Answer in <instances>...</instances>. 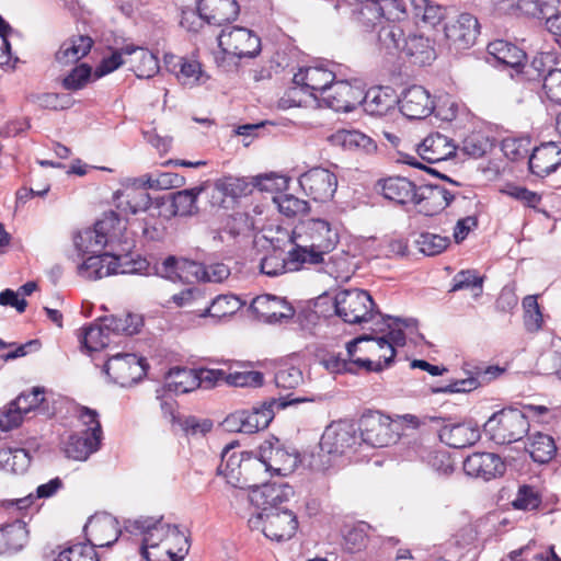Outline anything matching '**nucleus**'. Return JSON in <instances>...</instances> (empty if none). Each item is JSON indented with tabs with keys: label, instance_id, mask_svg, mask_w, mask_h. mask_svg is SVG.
I'll use <instances>...</instances> for the list:
<instances>
[{
	"label": "nucleus",
	"instance_id": "nucleus-21",
	"mask_svg": "<svg viewBox=\"0 0 561 561\" xmlns=\"http://www.w3.org/2000/svg\"><path fill=\"white\" fill-rule=\"evenodd\" d=\"M463 470L470 477L490 481L502 477L506 465L494 453H473L465 459Z\"/></svg>",
	"mask_w": 561,
	"mask_h": 561
},
{
	"label": "nucleus",
	"instance_id": "nucleus-20",
	"mask_svg": "<svg viewBox=\"0 0 561 561\" xmlns=\"http://www.w3.org/2000/svg\"><path fill=\"white\" fill-rule=\"evenodd\" d=\"M444 31L450 46L455 49H467L476 43L480 25L474 15L460 13L445 25Z\"/></svg>",
	"mask_w": 561,
	"mask_h": 561
},
{
	"label": "nucleus",
	"instance_id": "nucleus-13",
	"mask_svg": "<svg viewBox=\"0 0 561 561\" xmlns=\"http://www.w3.org/2000/svg\"><path fill=\"white\" fill-rule=\"evenodd\" d=\"M299 185L314 202L330 201L337 188L336 175L328 169L316 167L299 176Z\"/></svg>",
	"mask_w": 561,
	"mask_h": 561
},
{
	"label": "nucleus",
	"instance_id": "nucleus-8",
	"mask_svg": "<svg viewBox=\"0 0 561 561\" xmlns=\"http://www.w3.org/2000/svg\"><path fill=\"white\" fill-rule=\"evenodd\" d=\"M356 423H330L320 439L321 450L337 457L355 453L360 447Z\"/></svg>",
	"mask_w": 561,
	"mask_h": 561
},
{
	"label": "nucleus",
	"instance_id": "nucleus-14",
	"mask_svg": "<svg viewBox=\"0 0 561 561\" xmlns=\"http://www.w3.org/2000/svg\"><path fill=\"white\" fill-rule=\"evenodd\" d=\"M103 431L101 423L95 426L68 436L64 442L65 456L77 461H85L92 454L99 450Z\"/></svg>",
	"mask_w": 561,
	"mask_h": 561
},
{
	"label": "nucleus",
	"instance_id": "nucleus-22",
	"mask_svg": "<svg viewBox=\"0 0 561 561\" xmlns=\"http://www.w3.org/2000/svg\"><path fill=\"white\" fill-rule=\"evenodd\" d=\"M398 103L401 113L409 119H423L430 116L435 108L432 95L421 85L405 89Z\"/></svg>",
	"mask_w": 561,
	"mask_h": 561
},
{
	"label": "nucleus",
	"instance_id": "nucleus-12",
	"mask_svg": "<svg viewBox=\"0 0 561 561\" xmlns=\"http://www.w3.org/2000/svg\"><path fill=\"white\" fill-rule=\"evenodd\" d=\"M163 266L167 271L186 273L196 280L221 283L230 275V268L224 263L203 264L187 259L178 260L169 256L164 260Z\"/></svg>",
	"mask_w": 561,
	"mask_h": 561
},
{
	"label": "nucleus",
	"instance_id": "nucleus-26",
	"mask_svg": "<svg viewBox=\"0 0 561 561\" xmlns=\"http://www.w3.org/2000/svg\"><path fill=\"white\" fill-rule=\"evenodd\" d=\"M251 309L256 317L267 323L280 322L294 316V309L283 298L273 295H261L251 302Z\"/></svg>",
	"mask_w": 561,
	"mask_h": 561
},
{
	"label": "nucleus",
	"instance_id": "nucleus-3",
	"mask_svg": "<svg viewBox=\"0 0 561 561\" xmlns=\"http://www.w3.org/2000/svg\"><path fill=\"white\" fill-rule=\"evenodd\" d=\"M182 183L183 178L175 173H161L158 178H152L149 174L142 175L136 179L133 185L116 193L117 207L130 214L147 210L151 205L147 188L167 190L180 186Z\"/></svg>",
	"mask_w": 561,
	"mask_h": 561
},
{
	"label": "nucleus",
	"instance_id": "nucleus-28",
	"mask_svg": "<svg viewBox=\"0 0 561 561\" xmlns=\"http://www.w3.org/2000/svg\"><path fill=\"white\" fill-rule=\"evenodd\" d=\"M197 11L207 23L222 25L237 19L240 7L236 0H199Z\"/></svg>",
	"mask_w": 561,
	"mask_h": 561
},
{
	"label": "nucleus",
	"instance_id": "nucleus-23",
	"mask_svg": "<svg viewBox=\"0 0 561 561\" xmlns=\"http://www.w3.org/2000/svg\"><path fill=\"white\" fill-rule=\"evenodd\" d=\"M304 399L293 398L287 399H271L262 403L252 405L251 408H243L236 410L226 416L224 421H273L275 412L283 410L294 403L302 402Z\"/></svg>",
	"mask_w": 561,
	"mask_h": 561
},
{
	"label": "nucleus",
	"instance_id": "nucleus-57",
	"mask_svg": "<svg viewBox=\"0 0 561 561\" xmlns=\"http://www.w3.org/2000/svg\"><path fill=\"white\" fill-rule=\"evenodd\" d=\"M404 36L403 30L394 23H387L378 31V42L381 48L389 53L401 51L402 39Z\"/></svg>",
	"mask_w": 561,
	"mask_h": 561
},
{
	"label": "nucleus",
	"instance_id": "nucleus-19",
	"mask_svg": "<svg viewBox=\"0 0 561 561\" xmlns=\"http://www.w3.org/2000/svg\"><path fill=\"white\" fill-rule=\"evenodd\" d=\"M294 495V489L287 483H267L250 492V503L259 510L257 513L278 512V505L287 502Z\"/></svg>",
	"mask_w": 561,
	"mask_h": 561
},
{
	"label": "nucleus",
	"instance_id": "nucleus-44",
	"mask_svg": "<svg viewBox=\"0 0 561 561\" xmlns=\"http://www.w3.org/2000/svg\"><path fill=\"white\" fill-rule=\"evenodd\" d=\"M32 461L30 448L0 449V470L23 474L27 471Z\"/></svg>",
	"mask_w": 561,
	"mask_h": 561
},
{
	"label": "nucleus",
	"instance_id": "nucleus-18",
	"mask_svg": "<svg viewBox=\"0 0 561 561\" xmlns=\"http://www.w3.org/2000/svg\"><path fill=\"white\" fill-rule=\"evenodd\" d=\"M45 389L43 387H34L30 392H23L11 401L8 407L2 411V416L7 421H21L28 413L34 414L31 417H37L45 415L50 417L49 414H45Z\"/></svg>",
	"mask_w": 561,
	"mask_h": 561
},
{
	"label": "nucleus",
	"instance_id": "nucleus-61",
	"mask_svg": "<svg viewBox=\"0 0 561 561\" xmlns=\"http://www.w3.org/2000/svg\"><path fill=\"white\" fill-rule=\"evenodd\" d=\"M493 141L481 133H473L465 138L462 150L466 154L478 159L491 151Z\"/></svg>",
	"mask_w": 561,
	"mask_h": 561
},
{
	"label": "nucleus",
	"instance_id": "nucleus-1",
	"mask_svg": "<svg viewBox=\"0 0 561 561\" xmlns=\"http://www.w3.org/2000/svg\"><path fill=\"white\" fill-rule=\"evenodd\" d=\"M75 247L82 255L101 253L106 247L111 251L129 254L135 247V240L127 231V221L110 210L103 214L93 228L76 234Z\"/></svg>",
	"mask_w": 561,
	"mask_h": 561
},
{
	"label": "nucleus",
	"instance_id": "nucleus-30",
	"mask_svg": "<svg viewBox=\"0 0 561 561\" xmlns=\"http://www.w3.org/2000/svg\"><path fill=\"white\" fill-rule=\"evenodd\" d=\"M358 427L360 446L386 447L396 443L403 430L402 423H364Z\"/></svg>",
	"mask_w": 561,
	"mask_h": 561
},
{
	"label": "nucleus",
	"instance_id": "nucleus-29",
	"mask_svg": "<svg viewBox=\"0 0 561 561\" xmlns=\"http://www.w3.org/2000/svg\"><path fill=\"white\" fill-rule=\"evenodd\" d=\"M305 264L299 252L293 248L286 254L282 251H273L265 255L261 261L260 268L263 274L275 277L288 272L299 271Z\"/></svg>",
	"mask_w": 561,
	"mask_h": 561
},
{
	"label": "nucleus",
	"instance_id": "nucleus-24",
	"mask_svg": "<svg viewBox=\"0 0 561 561\" xmlns=\"http://www.w3.org/2000/svg\"><path fill=\"white\" fill-rule=\"evenodd\" d=\"M488 54L489 62L512 68L518 75L524 72L526 54L516 45L503 39H496L488 45Z\"/></svg>",
	"mask_w": 561,
	"mask_h": 561
},
{
	"label": "nucleus",
	"instance_id": "nucleus-2",
	"mask_svg": "<svg viewBox=\"0 0 561 561\" xmlns=\"http://www.w3.org/2000/svg\"><path fill=\"white\" fill-rule=\"evenodd\" d=\"M290 240L306 264L317 265L323 262L325 254L335 249L339 232L328 220L310 218L295 227Z\"/></svg>",
	"mask_w": 561,
	"mask_h": 561
},
{
	"label": "nucleus",
	"instance_id": "nucleus-31",
	"mask_svg": "<svg viewBox=\"0 0 561 561\" xmlns=\"http://www.w3.org/2000/svg\"><path fill=\"white\" fill-rule=\"evenodd\" d=\"M416 185L404 176H389L377 181L375 188L386 199L398 205L413 203Z\"/></svg>",
	"mask_w": 561,
	"mask_h": 561
},
{
	"label": "nucleus",
	"instance_id": "nucleus-58",
	"mask_svg": "<svg viewBox=\"0 0 561 561\" xmlns=\"http://www.w3.org/2000/svg\"><path fill=\"white\" fill-rule=\"evenodd\" d=\"M415 243L420 252L427 256H434L448 248L450 239L436 233L422 232L415 240Z\"/></svg>",
	"mask_w": 561,
	"mask_h": 561
},
{
	"label": "nucleus",
	"instance_id": "nucleus-47",
	"mask_svg": "<svg viewBox=\"0 0 561 561\" xmlns=\"http://www.w3.org/2000/svg\"><path fill=\"white\" fill-rule=\"evenodd\" d=\"M165 386L169 391L186 393L198 388V378L195 369L174 367L170 369L165 378Z\"/></svg>",
	"mask_w": 561,
	"mask_h": 561
},
{
	"label": "nucleus",
	"instance_id": "nucleus-49",
	"mask_svg": "<svg viewBox=\"0 0 561 561\" xmlns=\"http://www.w3.org/2000/svg\"><path fill=\"white\" fill-rule=\"evenodd\" d=\"M411 7L414 19L430 26H436L446 16V9L430 0H411Z\"/></svg>",
	"mask_w": 561,
	"mask_h": 561
},
{
	"label": "nucleus",
	"instance_id": "nucleus-59",
	"mask_svg": "<svg viewBox=\"0 0 561 561\" xmlns=\"http://www.w3.org/2000/svg\"><path fill=\"white\" fill-rule=\"evenodd\" d=\"M163 545H168L175 561L183 560L188 551V540L176 525L169 524Z\"/></svg>",
	"mask_w": 561,
	"mask_h": 561
},
{
	"label": "nucleus",
	"instance_id": "nucleus-42",
	"mask_svg": "<svg viewBox=\"0 0 561 561\" xmlns=\"http://www.w3.org/2000/svg\"><path fill=\"white\" fill-rule=\"evenodd\" d=\"M484 423V431L495 444L505 445L517 442L528 432L529 423Z\"/></svg>",
	"mask_w": 561,
	"mask_h": 561
},
{
	"label": "nucleus",
	"instance_id": "nucleus-25",
	"mask_svg": "<svg viewBox=\"0 0 561 561\" xmlns=\"http://www.w3.org/2000/svg\"><path fill=\"white\" fill-rule=\"evenodd\" d=\"M528 164L530 172L539 178L554 172L561 165V144L550 141L536 147Z\"/></svg>",
	"mask_w": 561,
	"mask_h": 561
},
{
	"label": "nucleus",
	"instance_id": "nucleus-63",
	"mask_svg": "<svg viewBox=\"0 0 561 561\" xmlns=\"http://www.w3.org/2000/svg\"><path fill=\"white\" fill-rule=\"evenodd\" d=\"M524 324L527 331L537 332L542 327V313L537 301V296H526L523 299Z\"/></svg>",
	"mask_w": 561,
	"mask_h": 561
},
{
	"label": "nucleus",
	"instance_id": "nucleus-37",
	"mask_svg": "<svg viewBox=\"0 0 561 561\" xmlns=\"http://www.w3.org/2000/svg\"><path fill=\"white\" fill-rule=\"evenodd\" d=\"M400 53L410 62L419 66L431 64L436 57L431 39L419 34H410L407 38H403Z\"/></svg>",
	"mask_w": 561,
	"mask_h": 561
},
{
	"label": "nucleus",
	"instance_id": "nucleus-64",
	"mask_svg": "<svg viewBox=\"0 0 561 561\" xmlns=\"http://www.w3.org/2000/svg\"><path fill=\"white\" fill-rule=\"evenodd\" d=\"M55 561H99L95 550L87 543H77L62 550Z\"/></svg>",
	"mask_w": 561,
	"mask_h": 561
},
{
	"label": "nucleus",
	"instance_id": "nucleus-27",
	"mask_svg": "<svg viewBox=\"0 0 561 561\" xmlns=\"http://www.w3.org/2000/svg\"><path fill=\"white\" fill-rule=\"evenodd\" d=\"M442 443L453 448H466L476 444L481 437L478 423H446L438 431Z\"/></svg>",
	"mask_w": 561,
	"mask_h": 561
},
{
	"label": "nucleus",
	"instance_id": "nucleus-62",
	"mask_svg": "<svg viewBox=\"0 0 561 561\" xmlns=\"http://www.w3.org/2000/svg\"><path fill=\"white\" fill-rule=\"evenodd\" d=\"M273 201L277 205L278 210L287 217H295L309 211L308 202L300 199L291 194H282L275 196Z\"/></svg>",
	"mask_w": 561,
	"mask_h": 561
},
{
	"label": "nucleus",
	"instance_id": "nucleus-4",
	"mask_svg": "<svg viewBox=\"0 0 561 561\" xmlns=\"http://www.w3.org/2000/svg\"><path fill=\"white\" fill-rule=\"evenodd\" d=\"M346 351L357 369L379 373L389 367L396 356V348L386 337L359 336L346 344Z\"/></svg>",
	"mask_w": 561,
	"mask_h": 561
},
{
	"label": "nucleus",
	"instance_id": "nucleus-56",
	"mask_svg": "<svg viewBox=\"0 0 561 561\" xmlns=\"http://www.w3.org/2000/svg\"><path fill=\"white\" fill-rule=\"evenodd\" d=\"M202 192L203 187H193L174 193L172 196V207L174 215H192L197 208L196 199Z\"/></svg>",
	"mask_w": 561,
	"mask_h": 561
},
{
	"label": "nucleus",
	"instance_id": "nucleus-52",
	"mask_svg": "<svg viewBox=\"0 0 561 561\" xmlns=\"http://www.w3.org/2000/svg\"><path fill=\"white\" fill-rule=\"evenodd\" d=\"M103 323L111 334L133 335L139 331L142 320L138 314L123 313L104 317Z\"/></svg>",
	"mask_w": 561,
	"mask_h": 561
},
{
	"label": "nucleus",
	"instance_id": "nucleus-11",
	"mask_svg": "<svg viewBox=\"0 0 561 561\" xmlns=\"http://www.w3.org/2000/svg\"><path fill=\"white\" fill-rule=\"evenodd\" d=\"M363 88L358 81L354 83L347 80L333 81L330 87L323 90L320 99L321 105L332 108L335 112H352L362 103Z\"/></svg>",
	"mask_w": 561,
	"mask_h": 561
},
{
	"label": "nucleus",
	"instance_id": "nucleus-5",
	"mask_svg": "<svg viewBox=\"0 0 561 561\" xmlns=\"http://www.w3.org/2000/svg\"><path fill=\"white\" fill-rule=\"evenodd\" d=\"M336 314L346 323L368 322L374 314V300L368 291L354 288L344 289L334 299Z\"/></svg>",
	"mask_w": 561,
	"mask_h": 561
},
{
	"label": "nucleus",
	"instance_id": "nucleus-45",
	"mask_svg": "<svg viewBox=\"0 0 561 561\" xmlns=\"http://www.w3.org/2000/svg\"><path fill=\"white\" fill-rule=\"evenodd\" d=\"M364 13H379L387 23H393L405 18L407 7L403 0H368Z\"/></svg>",
	"mask_w": 561,
	"mask_h": 561
},
{
	"label": "nucleus",
	"instance_id": "nucleus-54",
	"mask_svg": "<svg viewBox=\"0 0 561 561\" xmlns=\"http://www.w3.org/2000/svg\"><path fill=\"white\" fill-rule=\"evenodd\" d=\"M528 451L534 461L546 463L552 459L557 447L551 436L536 433L528 445Z\"/></svg>",
	"mask_w": 561,
	"mask_h": 561
},
{
	"label": "nucleus",
	"instance_id": "nucleus-16",
	"mask_svg": "<svg viewBox=\"0 0 561 561\" xmlns=\"http://www.w3.org/2000/svg\"><path fill=\"white\" fill-rule=\"evenodd\" d=\"M335 75L333 71L323 66H310L301 68L294 75L293 87L288 95L295 94L298 89L309 93L314 99H318L317 92L320 93V99L323 96V90L330 87L334 81Z\"/></svg>",
	"mask_w": 561,
	"mask_h": 561
},
{
	"label": "nucleus",
	"instance_id": "nucleus-10",
	"mask_svg": "<svg viewBox=\"0 0 561 561\" xmlns=\"http://www.w3.org/2000/svg\"><path fill=\"white\" fill-rule=\"evenodd\" d=\"M260 453L271 476L285 477L299 463V454L295 449L284 447L275 436H271L260 445Z\"/></svg>",
	"mask_w": 561,
	"mask_h": 561
},
{
	"label": "nucleus",
	"instance_id": "nucleus-38",
	"mask_svg": "<svg viewBox=\"0 0 561 561\" xmlns=\"http://www.w3.org/2000/svg\"><path fill=\"white\" fill-rule=\"evenodd\" d=\"M28 542V530L22 520H14L0 527V556L21 551Z\"/></svg>",
	"mask_w": 561,
	"mask_h": 561
},
{
	"label": "nucleus",
	"instance_id": "nucleus-53",
	"mask_svg": "<svg viewBox=\"0 0 561 561\" xmlns=\"http://www.w3.org/2000/svg\"><path fill=\"white\" fill-rule=\"evenodd\" d=\"M330 140L333 145L341 146L347 150L364 149L368 151L374 148L371 138L359 130L341 129L335 131L330 137Z\"/></svg>",
	"mask_w": 561,
	"mask_h": 561
},
{
	"label": "nucleus",
	"instance_id": "nucleus-55",
	"mask_svg": "<svg viewBox=\"0 0 561 561\" xmlns=\"http://www.w3.org/2000/svg\"><path fill=\"white\" fill-rule=\"evenodd\" d=\"M471 290L473 298H478L483 291V277L474 270H463L453 277V285L449 291Z\"/></svg>",
	"mask_w": 561,
	"mask_h": 561
},
{
	"label": "nucleus",
	"instance_id": "nucleus-34",
	"mask_svg": "<svg viewBox=\"0 0 561 561\" xmlns=\"http://www.w3.org/2000/svg\"><path fill=\"white\" fill-rule=\"evenodd\" d=\"M417 152L423 160L435 163L455 156L456 146L447 136L436 133L428 135L419 145Z\"/></svg>",
	"mask_w": 561,
	"mask_h": 561
},
{
	"label": "nucleus",
	"instance_id": "nucleus-48",
	"mask_svg": "<svg viewBox=\"0 0 561 561\" xmlns=\"http://www.w3.org/2000/svg\"><path fill=\"white\" fill-rule=\"evenodd\" d=\"M244 302L236 295H219L213 299L199 317L226 318L234 314L241 309Z\"/></svg>",
	"mask_w": 561,
	"mask_h": 561
},
{
	"label": "nucleus",
	"instance_id": "nucleus-50",
	"mask_svg": "<svg viewBox=\"0 0 561 561\" xmlns=\"http://www.w3.org/2000/svg\"><path fill=\"white\" fill-rule=\"evenodd\" d=\"M560 0H518L517 9L525 15L548 19L558 14Z\"/></svg>",
	"mask_w": 561,
	"mask_h": 561
},
{
	"label": "nucleus",
	"instance_id": "nucleus-60",
	"mask_svg": "<svg viewBox=\"0 0 561 561\" xmlns=\"http://www.w3.org/2000/svg\"><path fill=\"white\" fill-rule=\"evenodd\" d=\"M541 504V495L530 485L523 484L518 488L515 499L512 501V506L518 511H534Z\"/></svg>",
	"mask_w": 561,
	"mask_h": 561
},
{
	"label": "nucleus",
	"instance_id": "nucleus-36",
	"mask_svg": "<svg viewBox=\"0 0 561 561\" xmlns=\"http://www.w3.org/2000/svg\"><path fill=\"white\" fill-rule=\"evenodd\" d=\"M398 99L390 88L374 87L367 92L363 91L362 105L367 114L371 116L386 115L390 110L394 108Z\"/></svg>",
	"mask_w": 561,
	"mask_h": 561
},
{
	"label": "nucleus",
	"instance_id": "nucleus-33",
	"mask_svg": "<svg viewBox=\"0 0 561 561\" xmlns=\"http://www.w3.org/2000/svg\"><path fill=\"white\" fill-rule=\"evenodd\" d=\"M168 523L162 517H139L128 520L127 530L142 536L141 547H152L154 543H163L167 535Z\"/></svg>",
	"mask_w": 561,
	"mask_h": 561
},
{
	"label": "nucleus",
	"instance_id": "nucleus-7",
	"mask_svg": "<svg viewBox=\"0 0 561 561\" xmlns=\"http://www.w3.org/2000/svg\"><path fill=\"white\" fill-rule=\"evenodd\" d=\"M218 44L222 53L238 59L253 58L261 53V38L252 30L230 26L221 30Z\"/></svg>",
	"mask_w": 561,
	"mask_h": 561
},
{
	"label": "nucleus",
	"instance_id": "nucleus-41",
	"mask_svg": "<svg viewBox=\"0 0 561 561\" xmlns=\"http://www.w3.org/2000/svg\"><path fill=\"white\" fill-rule=\"evenodd\" d=\"M267 474L268 471L263 457H261V455L259 457H254L249 454V456H245V461L243 462L240 481L236 483L234 486L240 489H250L251 492L253 489L260 488L261 484L265 482Z\"/></svg>",
	"mask_w": 561,
	"mask_h": 561
},
{
	"label": "nucleus",
	"instance_id": "nucleus-35",
	"mask_svg": "<svg viewBox=\"0 0 561 561\" xmlns=\"http://www.w3.org/2000/svg\"><path fill=\"white\" fill-rule=\"evenodd\" d=\"M125 56H128V62L131 70L138 78H152L159 70L158 57L147 48L134 45H126L123 47Z\"/></svg>",
	"mask_w": 561,
	"mask_h": 561
},
{
	"label": "nucleus",
	"instance_id": "nucleus-46",
	"mask_svg": "<svg viewBox=\"0 0 561 561\" xmlns=\"http://www.w3.org/2000/svg\"><path fill=\"white\" fill-rule=\"evenodd\" d=\"M232 445L225 447L221 454V462L218 471L222 474L227 482L234 486L240 481L243 462L245 461L247 453H231Z\"/></svg>",
	"mask_w": 561,
	"mask_h": 561
},
{
	"label": "nucleus",
	"instance_id": "nucleus-51",
	"mask_svg": "<svg viewBox=\"0 0 561 561\" xmlns=\"http://www.w3.org/2000/svg\"><path fill=\"white\" fill-rule=\"evenodd\" d=\"M110 335L102 318L101 323H91L82 329L80 342L89 352H95L110 344Z\"/></svg>",
	"mask_w": 561,
	"mask_h": 561
},
{
	"label": "nucleus",
	"instance_id": "nucleus-43",
	"mask_svg": "<svg viewBox=\"0 0 561 561\" xmlns=\"http://www.w3.org/2000/svg\"><path fill=\"white\" fill-rule=\"evenodd\" d=\"M546 413H548V408L545 405L513 403L493 412L488 421H502L504 419L511 421L529 420L539 417Z\"/></svg>",
	"mask_w": 561,
	"mask_h": 561
},
{
	"label": "nucleus",
	"instance_id": "nucleus-40",
	"mask_svg": "<svg viewBox=\"0 0 561 561\" xmlns=\"http://www.w3.org/2000/svg\"><path fill=\"white\" fill-rule=\"evenodd\" d=\"M93 46V39L88 35H73L66 39L58 51L56 60L61 65L75 64L85 57Z\"/></svg>",
	"mask_w": 561,
	"mask_h": 561
},
{
	"label": "nucleus",
	"instance_id": "nucleus-17",
	"mask_svg": "<svg viewBox=\"0 0 561 561\" xmlns=\"http://www.w3.org/2000/svg\"><path fill=\"white\" fill-rule=\"evenodd\" d=\"M457 194L442 185L426 184L417 186L413 205L425 216H434L444 210Z\"/></svg>",
	"mask_w": 561,
	"mask_h": 561
},
{
	"label": "nucleus",
	"instance_id": "nucleus-6",
	"mask_svg": "<svg viewBox=\"0 0 561 561\" xmlns=\"http://www.w3.org/2000/svg\"><path fill=\"white\" fill-rule=\"evenodd\" d=\"M248 523L251 529H262L266 538L278 542L289 540L298 529L297 517L289 510L255 513Z\"/></svg>",
	"mask_w": 561,
	"mask_h": 561
},
{
	"label": "nucleus",
	"instance_id": "nucleus-15",
	"mask_svg": "<svg viewBox=\"0 0 561 561\" xmlns=\"http://www.w3.org/2000/svg\"><path fill=\"white\" fill-rule=\"evenodd\" d=\"M128 254H121L118 251L90 254L81 264L78 265V274L90 280H96L113 274L127 273L121 270L119 259Z\"/></svg>",
	"mask_w": 561,
	"mask_h": 561
},
{
	"label": "nucleus",
	"instance_id": "nucleus-39",
	"mask_svg": "<svg viewBox=\"0 0 561 561\" xmlns=\"http://www.w3.org/2000/svg\"><path fill=\"white\" fill-rule=\"evenodd\" d=\"M165 66L170 72L175 75L179 82L186 87H193L198 83L203 73L198 61L185 57L167 55Z\"/></svg>",
	"mask_w": 561,
	"mask_h": 561
},
{
	"label": "nucleus",
	"instance_id": "nucleus-32",
	"mask_svg": "<svg viewBox=\"0 0 561 561\" xmlns=\"http://www.w3.org/2000/svg\"><path fill=\"white\" fill-rule=\"evenodd\" d=\"M85 533L89 535V547H110L117 541L119 531L117 522L110 515L92 517L85 525Z\"/></svg>",
	"mask_w": 561,
	"mask_h": 561
},
{
	"label": "nucleus",
	"instance_id": "nucleus-9",
	"mask_svg": "<svg viewBox=\"0 0 561 561\" xmlns=\"http://www.w3.org/2000/svg\"><path fill=\"white\" fill-rule=\"evenodd\" d=\"M104 371L115 383L129 387L146 376V359L130 353L116 354L108 358Z\"/></svg>",
	"mask_w": 561,
	"mask_h": 561
}]
</instances>
